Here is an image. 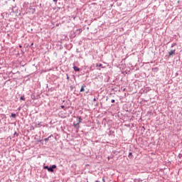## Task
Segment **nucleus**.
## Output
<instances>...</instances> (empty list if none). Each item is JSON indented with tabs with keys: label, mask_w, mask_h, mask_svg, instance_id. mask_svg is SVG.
I'll use <instances>...</instances> for the list:
<instances>
[{
	"label": "nucleus",
	"mask_w": 182,
	"mask_h": 182,
	"mask_svg": "<svg viewBox=\"0 0 182 182\" xmlns=\"http://www.w3.org/2000/svg\"><path fill=\"white\" fill-rule=\"evenodd\" d=\"M132 152H130V153H129V156H132Z\"/></svg>",
	"instance_id": "16"
},
{
	"label": "nucleus",
	"mask_w": 182,
	"mask_h": 182,
	"mask_svg": "<svg viewBox=\"0 0 182 182\" xmlns=\"http://www.w3.org/2000/svg\"><path fill=\"white\" fill-rule=\"evenodd\" d=\"M73 69H74L75 72H79V70H80L79 68H77L76 66H74Z\"/></svg>",
	"instance_id": "5"
},
{
	"label": "nucleus",
	"mask_w": 182,
	"mask_h": 182,
	"mask_svg": "<svg viewBox=\"0 0 182 182\" xmlns=\"http://www.w3.org/2000/svg\"><path fill=\"white\" fill-rule=\"evenodd\" d=\"M73 126L74 127H75L76 129H79V123L77 122V123H73Z\"/></svg>",
	"instance_id": "3"
},
{
	"label": "nucleus",
	"mask_w": 182,
	"mask_h": 182,
	"mask_svg": "<svg viewBox=\"0 0 182 182\" xmlns=\"http://www.w3.org/2000/svg\"><path fill=\"white\" fill-rule=\"evenodd\" d=\"M20 100H25V97H20Z\"/></svg>",
	"instance_id": "9"
},
{
	"label": "nucleus",
	"mask_w": 182,
	"mask_h": 182,
	"mask_svg": "<svg viewBox=\"0 0 182 182\" xmlns=\"http://www.w3.org/2000/svg\"><path fill=\"white\" fill-rule=\"evenodd\" d=\"M67 79L69 80V76H67Z\"/></svg>",
	"instance_id": "17"
},
{
	"label": "nucleus",
	"mask_w": 182,
	"mask_h": 182,
	"mask_svg": "<svg viewBox=\"0 0 182 182\" xmlns=\"http://www.w3.org/2000/svg\"><path fill=\"white\" fill-rule=\"evenodd\" d=\"M43 168H45L46 170L47 169H48L49 168V167H48V166H45L44 167H43Z\"/></svg>",
	"instance_id": "10"
},
{
	"label": "nucleus",
	"mask_w": 182,
	"mask_h": 182,
	"mask_svg": "<svg viewBox=\"0 0 182 182\" xmlns=\"http://www.w3.org/2000/svg\"><path fill=\"white\" fill-rule=\"evenodd\" d=\"M95 182H100V181H96Z\"/></svg>",
	"instance_id": "19"
},
{
	"label": "nucleus",
	"mask_w": 182,
	"mask_h": 182,
	"mask_svg": "<svg viewBox=\"0 0 182 182\" xmlns=\"http://www.w3.org/2000/svg\"><path fill=\"white\" fill-rule=\"evenodd\" d=\"M53 168H56V165H53L52 167L48 168V171H50L51 173H53Z\"/></svg>",
	"instance_id": "1"
},
{
	"label": "nucleus",
	"mask_w": 182,
	"mask_h": 182,
	"mask_svg": "<svg viewBox=\"0 0 182 182\" xmlns=\"http://www.w3.org/2000/svg\"><path fill=\"white\" fill-rule=\"evenodd\" d=\"M86 87V85H82V87H81V89H80V92H85V88Z\"/></svg>",
	"instance_id": "4"
},
{
	"label": "nucleus",
	"mask_w": 182,
	"mask_h": 182,
	"mask_svg": "<svg viewBox=\"0 0 182 182\" xmlns=\"http://www.w3.org/2000/svg\"><path fill=\"white\" fill-rule=\"evenodd\" d=\"M111 102L114 103V100H112Z\"/></svg>",
	"instance_id": "14"
},
{
	"label": "nucleus",
	"mask_w": 182,
	"mask_h": 182,
	"mask_svg": "<svg viewBox=\"0 0 182 182\" xmlns=\"http://www.w3.org/2000/svg\"><path fill=\"white\" fill-rule=\"evenodd\" d=\"M178 157H179V159H182V154H180L178 155Z\"/></svg>",
	"instance_id": "12"
},
{
	"label": "nucleus",
	"mask_w": 182,
	"mask_h": 182,
	"mask_svg": "<svg viewBox=\"0 0 182 182\" xmlns=\"http://www.w3.org/2000/svg\"><path fill=\"white\" fill-rule=\"evenodd\" d=\"M19 48H22V46H19Z\"/></svg>",
	"instance_id": "18"
},
{
	"label": "nucleus",
	"mask_w": 182,
	"mask_h": 182,
	"mask_svg": "<svg viewBox=\"0 0 182 182\" xmlns=\"http://www.w3.org/2000/svg\"><path fill=\"white\" fill-rule=\"evenodd\" d=\"M11 117H16V114H11Z\"/></svg>",
	"instance_id": "7"
},
{
	"label": "nucleus",
	"mask_w": 182,
	"mask_h": 182,
	"mask_svg": "<svg viewBox=\"0 0 182 182\" xmlns=\"http://www.w3.org/2000/svg\"><path fill=\"white\" fill-rule=\"evenodd\" d=\"M60 117H62V119H65V117H66V116H65V115H61Z\"/></svg>",
	"instance_id": "11"
},
{
	"label": "nucleus",
	"mask_w": 182,
	"mask_h": 182,
	"mask_svg": "<svg viewBox=\"0 0 182 182\" xmlns=\"http://www.w3.org/2000/svg\"><path fill=\"white\" fill-rule=\"evenodd\" d=\"M53 2L56 3V2H58V0H53Z\"/></svg>",
	"instance_id": "15"
},
{
	"label": "nucleus",
	"mask_w": 182,
	"mask_h": 182,
	"mask_svg": "<svg viewBox=\"0 0 182 182\" xmlns=\"http://www.w3.org/2000/svg\"><path fill=\"white\" fill-rule=\"evenodd\" d=\"M80 123H82V118L80 117L78 118V124H80Z\"/></svg>",
	"instance_id": "6"
},
{
	"label": "nucleus",
	"mask_w": 182,
	"mask_h": 182,
	"mask_svg": "<svg viewBox=\"0 0 182 182\" xmlns=\"http://www.w3.org/2000/svg\"><path fill=\"white\" fill-rule=\"evenodd\" d=\"M61 109H65V106L62 105Z\"/></svg>",
	"instance_id": "13"
},
{
	"label": "nucleus",
	"mask_w": 182,
	"mask_h": 182,
	"mask_svg": "<svg viewBox=\"0 0 182 182\" xmlns=\"http://www.w3.org/2000/svg\"><path fill=\"white\" fill-rule=\"evenodd\" d=\"M102 181H104V182H105V179H102Z\"/></svg>",
	"instance_id": "20"
},
{
	"label": "nucleus",
	"mask_w": 182,
	"mask_h": 182,
	"mask_svg": "<svg viewBox=\"0 0 182 182\" xmlns=\"http://www.w3.org/2000/svg\"><path fill=\"white\" fill-rule=\"evenodd\" d=\"M173 55H176V50H171L169 52V56H173Z\"/></svg>",
	"instance_id": "2"
},
{
	"label": "nucleus",
	"mask_w": 182,
	"mask_h": 182,
	"mask_svg": "<svg viewBox=\"0 0 182 182\" xmlns=\"http://www.w3.org/2000/svg\"><path fill=\"white\" fill-rule=\"evenodd\" d=\"M96 66L97 67L99 66V68H100V67L103 66V65H102V64H96Z\"/></svg>",
	"instance_id": "8"
}]
</instances>
